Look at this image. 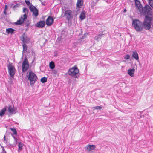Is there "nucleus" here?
Returning <instances> with one entry per match:
<instances>
[{
	"label": "nucleus",
	"mask_w": 153,
	"mask_h": 153,
	"mask_svg": "<svg viewBox=\"0 0 153 153\" xmlns=\"http://www.w3.org/2000/svg\"><path fill=\"white\" fill-rule=\"evenodd\" d=\"M39 1L41 2V4L43 6H45L46 5V1H45L43 2L42 0H39Z\"/></svg>",
	"instance_id": "f704fd0d"
},
{
	"label": "nucleus",
	"mask_w": 153,
	"mask_h": 153,
	"mask_svg": "<svg viewBox=\"0 0 153 153\" xmlns=\"http://www.w3.org/2000/svg\"><path fill=\"white\" fill-rule=\"evenodd\" d=\"M29 8L31 12H33V15L37 17L39 14L38 10L31 4V5L29 7Z\"/></svg>",
	"instance_id": "6e6552de"
},
{
	"label": "nucleus",
	"mask_w": 153,
	"mask_h": 153,
	"mask_svg": "<svg viewBox=\"0 0 153 153\" xmlns=\"http://www.w3.org/2000/svg\"><path fill=\"white\" fill-rule=\"evenodd\" d=\"M7 5H5V8H4V10H6L7 9Z\"/></svg>",
	"instance_id": "8fccbe9b"
},
{
	"label": "nucleus",
	"mask_w": 153,
	"mask_h": 153,
	"mask_svg": "<svg viewBox=\"0 0 153 153\" xmlns=\"http://www.w3.org/2000/svg\"><path fill=\"white\" fill-rule=\"evenodd\" d=\"M61 39H57L56 41V43L57 44H58V43L60 44V43L62 42V41Z\"/></svg>",
	"instance_id": "72a5a7b5"
},
{
	"label": "nucleus",
	"mask_w": 153,
	"mask_h": 153,
	"mask_svg": "<svg viewBox=\"0 0 153 153\" xmlns=\"http://www.w3.org/2000/svg\"><path fill=\"white\" fill-rule=\"evenodd\" d=\"M22 45L23 47L22 53L23 54V53H24L25 52H27V49L28 47L27 45L25 44H23ZM23 55L22 56L21 58L22 60L23 59Z\"/></svg>",
	"instance_id": "412c9836"
},
{
	"label": "nucleus",
	"mask_w": 153,
	"mask_h": 153,
	"mask_svg": "<svg viewBox=\"0 0 153 153\" xmlns=\"http://www.w3.org/2000/svg\"><path fill=\"white\" fill-rule=\"evenodd\" d=\"M25 2L28 5H29L30 4V1L28 0H25Z\"/></svg>",
	"instance_id": "79ce46f5"
},
{
	"label": "nucleus",
	"mask_w": 153,
	"mask_h": 153,
	"mask_svg": "<svg viewBox=\"0 0 153 153\" xmlns=\"http://www.w3.org/2000/svg\"><path fill=\"white\" fill-rule=\"evenodd\" d=\"M86 150L88 152H90L94 150H95L96 148L95 145H94L88 144L85 147Z\"/></svg>",
	"instance_id": "f8f14e48"
},
{
	"label": "nucleus",
	"mask_w": 153,
	"mask_h": 153,
	"mask_svg": "<svg viewBox=\"0 0 153 153\" xmlns=\"http://www.w3.org/2000/svg\"><path fill=\"white\" fill-rule=\"evenodd\" d=\"M45 24L44 21H40L36 24V26L38 27L42 28L45 26Z\"/></svg>",
	"instance_id": "ddd939ff"
},
{
	"label": "nucleus",
	"mask_w": 153,
	"mask_h": 153,
	"mask_svg": "<svg viewBox=\"0 0 153 153\" xmlns=\"http://www.w3.org/2000/svg\"><path fill=\"white\" fill-rule=\"evenodd\" d=\"M82 39H76L75 40V42L74 43V45L75 46H78V44L81 42Z\"/></svg>",
	"instance_id": "393cba45"
},
{
	"label": "nucleus",
	"mask_w": 153,
	"mask_h": 153,
	"mask_svg": "<svg viewBox=\"0 0 153 153\" xmlns=\"http://www.w3.org/2000/svg\"><path fill=\"white\" fill-rule=\"evenodd\" d=\"M15 124H17V125L19 124V123H17V122H15Z\"/></svg>",
	"instance_id": "5fc2aeb1"
},
{
	"label": "nucleus",
	"mask_w": 153,
	"mask_h": 153,
	"mask_svg": "<svg viewBox=\"0 0 153 153\" xmlns=\"http://www.w3.org/2000/svg\"><path fill=\"white\" fill-rule=\"evenodd\" d=\"M16 109L14 108H12L10 105L8 108V111L10 113L12 114L14 111H16Z\"/></svg>",
	"instance_id": "b1692460"
},
{
	"label": "nucleus",
	"mask_w": 153,
	"mask_h": 153,
	"mask_svg": "<svg viewBox=\"0 0 153 153\" xmlns=\"http://www.w3.org/2000/svg\"><path fill=\"white\" fill-rule=\"evenodd\" d=\"M9 145L10 146V147H12L13 146V145L10 144H9Z\"/></svg>",
	"instance_id": "864d4df0"
},
{
	"label": "nucleus",
	"mask_w": 153,
	"mask_h": 153,
	"mask_svg": "<svg viewBox=\"0 0 153 153\" xmlns=\"http://www.w3.org/2000/svg\"><path fill=\"white\" fill-rule=\"evenodd\" d=\"M13 4H12L11 5V6L12 7V6H13Z\"/></svg>",
	"instance_id": "052dcab7"
},
{
	"label": "nucleus",
	"mask_w": 153,
	"mask_h": 153,
	"mask_svg": "<svg viewBox=\"0 0 153 153\" xmlns=\"http://www.w3.org/2000/svg\"><path fill=\"white\" fill-rule=\"evenodd\" d=\"M23 17H23V19H24V20L25 21H26L25 19H27V15L26 14H24L23 15Z\"/></svg>",
	"instance_id": "a19ab883"
},
{
	"label": "nucleus",
	"mask_w": 153,
	"mask_h": 153,
	"mask_svg": "<svg viewBox=\"0 0 153 153\" xmlns=\"http://www.w3.org/2000/svg\"><path fill=\"white\" fill-rule=\"evenodd\" d=\"M135 66H136V68L137 67V66L136 64H135Z\"/></svg>",
	"instance_id": "4d7b16f0"
},
{
	"label": "nucleus",
	"mask_w": 153,
	"mask_h": 153,
	"mask_svg": "<svg viewBox=\"0 0 153 153\" xmlns=\"http://www.w3.org/2000/svg\"><path fill=\"white\" fill-rule=\"evenodd\" d=\"M7 110V106H5L0 111V116L3 117L5 114V112Z\"/></svg>",
	"instance_id": "a211bd4d"
},
{
	"label": "nucleus",
	"mask_w": 153,
	"mask_h": 153,
	"mask_svg": "<svg viewBox=\"0 0 153 153\" xmlns=\"http://www.w3.org/2000/svg\"><path fill=\"white\" fill-rule=\"evenodd\" d=\"M26 12H28V10L27 8L24 7L23 8V12L25 13Z\"/></svg>",
	"instance_id": "58836bf2"
},
{
	"label": "nucleus",
	"mask_w": 153,
	"mask_h": 153,
	"mask_svg": "<svg viewBox=\"0 0 153 153\" xmlns=\"http://www.w3.org/2000/svg\"><path fill=\"white\" fill-rule=\"evenodd\" d=\"M152 18L146 16L144 18V21L143 22V28L147 30H149L151 27Z\"/></svg>",
	"instance_id": "39448f33"
},
{
	"label": "nucleus",
	"mask_w": 153,
	"mask_h": 153,
	"mask_svg": "<svg viewBox=\"0 0 153 153\" xmlns=\"http://www.w3.org/2000/svg\"><path fill=\"white\" fill-rule=\"evenodd\" d=\"M68 73L71 76L74 78H78L80 75L79 70L76 66L70 68L68 70Z\"/></svg>",
	"instance_id": "7ed1b4c3"
},
{
	"label": "nucleus",
	"mask_w": 153,
	"mask_h": 153,
	"mask_svg": "<svg viewBox=\"0 0 153 153\" xmlns=\"http://www.w3.org/2000/svg\"><path fill=\"white\" fill-rule=\"evenodd\" d=\"M4 14L5 15H6V14H7V12H6V10H4Z\"/></svg>",
	"instance_id": "3c124183"
},
{
	"label": "nucleus",
	"mask_w": 153,
	"mask_h": 153,
	"mask_svg": "<svg viewBox=\"0 0 153 153\" xmlns=\"http://www.w3.org/2000/svg\"><path fill=\"white\" fill-rule=\"evenodd\" d=\"M21 62H19V63H21Z\"/></svg>",
	"instance_id": "680f3d73"
},
{
	"label": "nucleus",
	"mask_w": 153,
	"mask_h": 153,
	"mask_svg": "<svg viewBox=\"0 0 153 153\" xmlns=\"http://www.w3.org/2000/svg\"><path fill=\"white\" fill-rule=\"evenodd\" d=\"M9 129H10L12 133L11 132H8V133H12L13 134V136H18V133L17 132V130L16 129L13 128H9Z\"/></svg>",
	"instance_id": "aec40b11"
},
{
	"label": "nucleus",
	"mask_w": 153,
	"mask_h": 153,
	"mask_svg": "<svg viewBox=\"0 0 153 153\" xmlns=\"http://www.w3.org/2000/svg\"><path fill=\"white\" fill-rule=\"evenodd\" d=\"M52 74H56L58 73L57 71L55 69L53 70L52 71Z\"/></svg>",
	"instance_id": "e433bc0d"
},
{
	"label": "nucleus",
	"mask_w": 153,
	"mask_h": 153,
	"mask_svg": "<svg viewBox=\"0 0 153 153\" xmlns=\"http://www.w3.org/2000/svg\"><path fill=\"white\" fill-rule=\"evenodd\" d=\"M30 68L29 63L28 61L26 55L23 61L22 66V70L23 73L26 72Z\"/></svg>",
	"instance_id": "423d86ee"
},
{
	"label": "nucleus",
	"mask_w": 153,
	"mask_h": 153,
	"mask_svg": "<svg viewBox=\"0 0 153 153\" xmlns=\"http://www.w3.org/2000/svg\"><path fill=\"white\" fill-rule=\"evenodd\" d=\"M65 15L66 16V19L68 21L71 20L73 18L72 12L71 10H65Z\"/></svg>",
	"instance_id": "1a4fd4ad"
},
{
	"label": "nucleus",
	"mask_w": 153,
	"mask_h": 153,
	"mask_svg": "<svg viewBox=\"0 0 153 153\" xmlns=\"http://www.w3.org/2000/svg\"><path fill=\"white\" fill-rule=\"evenodd\" d=\"M22 39L27 38V34L25 33H23L21 35V38Z\"/></svg>",
	"instance_id": "473e14b6"
},
{
	"label": "nucleus",
	"mask_w": 153,
	"mask_h": 153,
	"mask_svg": "<svg viewBox=\"0 0 153 153\" xmlns=\"http://www.w3.org/2000/svg\"><path fill=\"white\" fill-rule=\"evenodd\" d=\"M85 14L86 13L83 10L82 11L81 13L79 16V18H80L81 20H83L85 18Z\"/></svg>",
	"instance_id": "6ab92c4d"
},
{
	"label": "nucleus",
	"mask_w": 153,
	"mask_h": 153,
	"mask_svg": "<svg viewBox=\"0 0 153 153\" xmlns=\"http://www.w3.org/2000/svg\"><path fill=\"white\" fill-rule=\"evenodd\" d=\"M31 54L32 56H34L35 55V53L33 51H32Z\"/></svg>",
	"instance_id": "49530a36"
},
{
	"label": "nucleus",
	"mask_w": 153,
	"mask_h": 153,
	"mask_svg": "<svg viewBox=\"0 0 153 153\" xmlns=\"http://www.w3.org/2000/svg\"><path fill=\"white\" fill-rule=\"evenodd\" d=\"M132 26L137 31L140 32L143 29V22L138 19H134L132 23Z\"/></svg>",
	"instance_id": "20e7f679"
},
{
	"label": "nucleus",
	"mask_w": 153,
	"mask_h": 153,
	"mask_svg": "<svg viewBox=\"0 0 153 153\" xmlns=\"http://www.w3.org/2000/svg\"><path fill=\"white\" fill-rule=\"evenodd\" d=\"M12 63H9L7 65V67L9 75L12 78H13L15 74L16 69L14 66L12 65Z\"/></svg>",
	"instance_id": "0eeeda50"
},
{
	"label": "nucleus",
	"mask_w": 153,
	"mask_h": 153,
	"mask_svg": "<svg viewBox=\"0 0 153 153\" xmlns=\"http://www.w3.org/2000/svg\"><path fill=\"white\" fill-rule=\"evenodd\" d=\"M26 78L30 81V84L32 86L38 79L36 75L30 69L26 73Z\"/></svg>",
	"instance_id": "f03ea898"
},
{
	"label": "nucleus",
	"mask_w": 153,
	"mask_h": 153,
	"mask_svg": "<svg viewBox=\"0 0 153 153\" xmlns=\"http://www.w3.org/2000/svg\"><path fill=\"white\" fill-rule=\"evenodd\" d=\"M47 78L45 77H42L40 80L41 82L42 83H45L47 82Z\"/></svg>",
	"instance_id": "cd10ccee"
},
{
	"label": "nucleus",
	"mask_w": 153,
	"mask_h": 153,
	"mask_svg": "<svg viewBox=\"0 0 153 153\" xmlns=\"http://www.w3.org/2000/svg\"><path fill=\"white\" fill-rule=\"evenodd\" d=\"M143 112V111H142V112H140V114H141Z\"/></svg>",
	"instance_id": "bf43d9fd"
},
{
	"label": "nucleus",
	"mask_w": 153,
	"mask_h": 153,
	"mask_svg": "<svg viewBox=\"0 0 153 153\" xmlns=\"http://www.w3.org/2000/svg\"><path fill=\"white\" fill-rule=\"evenodd\" d=\"M7 141H6V143H7Z\"/></svg>",
	"instance_id": "e2e57ef3"
},
{
	"label": "nucleus",
	"mask_w": 153,
	"mask_h": 153,
	"mask_svg": "<svg viewBox=\"0 0 153 153\" xmlns=\"http://www.w3.org/2000/svg\"><path fill=\"white\" fill-rule=\"evenodd\" d=\"M55 64L54 62L53 61H51L50 62L49 64V67L50 69L53 70L55 68Z\"/></svg>",
	"instance_id": "a878e982"
},
{
	"label": "nucleus",
	"mask_w": 153,
	"mask_h": 153,
	"mask_svg": "<svg viewBox=\"0 0 153 153\" xmlns=\"http://www.w3.org/2000/svg\"><path fill=\"white\" fill-rule=\"evenodd\" d=\"M47 41V40L46 39L45 41V42H44V44H45Z\"/></svg>",
	"instance_id": "6e6d98bb"
},
{
	"label": "nucleus",
	"mask_w": 153,
	"mask_h": 153,
	"mask_svg": "<svg viewBox=\"0 0 153 153\" xmlns=\"http://www.w3.org/2000/svg\"><path fill=\"white\" fill-rule=\"evenodd\" d=\"M18 143V152H20L23 148V146L24 145V144L21 142H19Z\"/></svg>",
	"instance_id": "5701e85b"
},
{
	"label": "nucleus",
	"mask_w": 153,
	"mask_h": 153,
	"mask_svg": "<svg viewBox=\"0 0 153 153\" xmlns=\"http://www.w3.org/2000/svg\"><path fill=\"white\" fill-rule=\"evenodd\" d=\"M149 5L153 9V0H149Z\"/></svg>",
	"instance_id": "2f4dec72"
},
{
	"label": "nucleus",
	"mask_w": 153,
	"mask_h": 153,
	"mask_svg": "<svg viewBox=\"0 0 153 153\" xmlns=\"http://www.w3.org/2000/svg\"><path fill=\"white\" fill-rule=\"evenodd\" d=\"M7 134V133H6L5 134L4 136V141H6V135Z\"/></svg>",
	"instance_id": "a18cd8bd"
},
{
	"label": "nucleus",
	"mask_w": 153,
	"mask_h": 153,
	"mask_svg": "<svg viewBox=\"0 0 153 153\" xmlns=\"http://www.w3.org/2000/svg\"><path fill=\"white\" fill-rule=\"evenodd\" d=\"M15 31H16V30L12 28H8L6 29V32L8 34L10 33L13 34L14 33Z\"/></svg>",
	"instance_id": "4be33fe9"
},
{
	"label": "nucleus",
	"mask_w": 153,
	"mask_h": 153,
	"mask_svg": "<svg viewBox=\"0 0 153 153\" xmlns=\"http://www.w3.org/2000/svg\"><path fill=\"white\" fill-rule=\"evenodd\" d=\"M135 6L138 9L139 11H140V10L143 8L142 5L139 0H135Z\"/></svg>",
	"instance_id": "f3484780"
},
{
	"label": "nucleus",
	"mask_w": 153,
	"mask_h": 153,
	"mask_svg": "<svg viewBox=\"0 0 153 153\" xmlns=\"http://www.w3.org/2000/svg\"><path fill=\"white\" fill-rule=\"evenodd\" d=\"M96 40H97V41H98V39H95Z\"/></svg>",
	"instance_id": "13d9d810"
},
{
	"label": "nucleus",
	"mask_w": 153,
	"mask_h": 153,
	"mask_svg": "<svg viewBox=\"0 0 153 153\" xmlns=\"http://www.w3.org/2000/svg\"><path fill=\"white\" fill-rule=\"evenodd\" d=\"M134 0V1H135V0Z\"/></svg>",
	"instance_id": "0e129e2a"
},
{
	"label": "nucleus",
	"mask_w": 153,
	"mask_h": 153,
	"mask_svg": "<svg viewBox=\"0 0 153 153\" xmlns=\"http://www.w3.org/2000/svg\"><path fill=\"white\" fill-rule=\"evenodd\" d=\"M102 108V106H96L92 107V109H93V110H94L96 109L100 110Z\"/></svg>",
	"instance_id": "c85d7f7f"
},
{
	"label": "nucleus",
	"mask_w": 153,
	"mask_h": 153,
	"mask_svg": "<svg viewBox=\"0 0 153 153\" xmlns=\"http://www.w3.org/2000/svg\"><path fill=\"white\" fill-rule=\"evenodd\" d=\"M19 4H17L13 6V8L14 10H15L16 7H19Z\"/></svg>",
	"instance_id": "c9c22d12"
},
{
	"label": "nucleus",
	"mask_w": 153,
	"mask_h": 153,
	"mask_svg": "<svg viewBox=\"0 0 153 153\" xmlns=\"http://www.w3.org/2000/svg\"><path fill=\"white\" fill-rule=\"evenodd\" d=\"M144 117V115H141L140 116V118H143Z\"/></svg>",
	"instance_id": "09e8293b"
},
{
	"label": "nucleus",
	"mask_w": 153,
	"mask_h": 153,
	"mask_svg": "<svg viewBox=\"0 0 153 153\" xmlns=\"http://www.w3.org/2000/svg\"><path fill=\"white\" fill-rule=\"evenodd\" d=\"M139 12L143 14L146 17V16H148L151 18H153L152 10L150 6L146 5L143 7L140 10Z\"/></svg>",
	"instance_id": "f257e3e1"
},
{
	"label": "nucleus",
	"mask_w": 153,
	"mask_h": 153,
	"mask_svg": "<svg viewBox=\"0 0 153 153\" xmlns=\"http://www.w3.org/2000/svg\"><path fill=\"white\" fill-rule=\"evenodd\" d=\"M133 57H132V56L131 57L130 56V59H130V61H131L132 59H133Z\"/></svg>",
	"instance_id": "de8ad7c7"
},
{
	"label": "nucleus",
	"mask_w": 153,
	"mask_h": 153,
	"mask_svg": "<svg viewBox=\"0 0 153 153\" xmlns=\"http://www.w3.org/2000/svg\"><path fill=\"white\" fill-rule=\"evenodd\" d=\"M1 148L2 149V152L3 153H7L6 151L5 150L4 147L1 146Z\"/></svg>",
	"instance_id": "ea45409f"
},
{
	"label": "nucleus",
	"mask_w": 153,
	"mask_h": 153,
	"mask_svg": "<svg viewBox=\"0 0 153 153\" xmlns=\"http://www.w3.org/2000/svg\"><path fill=\"white\" fill-rule=\"evenodd\" d=\"M88 35V34L87 33H85L84 34L81 38H85L86 37H87L86 36Z\"/></svg>",
	"instance_id": "37998d69"
},
{
	"label": "nucleus",
	"mask_w": 153,
	"mask_h": 153,
	"mask_svg": "<svg viewBox=\"0 0 153 153\" xmlns=\"http://www.w3.org/2000/svg\"><path fill=\"white\" fill-rule=\"evenodd\" d=\"M130 59V56L129 54H126L124 56V59L125 60L129 59Z\"/></svg>",
	"instance_id": "c756f323"
},
{
	"label": "nucleus",
	"mask_w": 153,
	"mask_h": 153,
	"mask_svg": "<svg viewBox=\"0 0 153 153\" xmlns=\"http://www.w3.org/2000/svg\"><path fill=\"white\" fill-rule=\"evenodd\" d=\"M83 4V0H77L76 4L77 7L78 8L77 11L79 10V8Z\"/></svg>",
	"instance_id": "2eb2a0df"
},
{
	"label": "nucleus",
	"mask_w": 153,
	"mask_h": 153,
	"mask_svg": "<svg viewBox=\"0 0 153 153\" xmlns=\"http://www.w3.org/2000/svg\"><path fill=\"white\" fill-rule=\"evenodd\" d=\"M126 11V9H124L123 10V12L125 13Z\"/></svg>",
	"instance_id": "603ef678"
},
{
	"label": "nucleus",
	"mask_w": 153,
	"mask_h": 153,
	"mask_svg": "<svg viewBox=\"0 0 153 153\" xmlns=\"http://www.w3.org/2000/svg\"><path fill=\"white\" fill-rule=\"evenodd\" d=\"M11 135L12 136V137L14 139V142L16 144L18 143L17 137L15 136H13V134L12 133H11Z\"/></svg>",
	"instance_id": "7c9ffc66"
},
{
	"label": "nucleus",
	"mask_w": 153,
	"mask_h": 153,
	"mask_svg": "<svg viewBox=\"0 0 153 153\" xmlns=\"http://www.w3.org/2000/svg\"><path fill=\"white\" fill-rule=\"evenodd\" d=\"M135 71V69L134 68H130L128 70L127 74L131 77H133Z\"/></svg>",
	"instance_id": "dca6fc26"
},
{
	"label": "nucleus",
	"mask_w": 153,
	"mask_h": 153,
	"mask_svg": "<svg viewBox=\"0 0 153 153\" xmlns=\"http://www.w3.org/2000/svg\"><path fill=\"white\" fill-rule=\"evenodd\" d=\"M54 19L52 16H49L48 17L46 21V24L48 26H51L52 25L54 22Z\"/></svg>",
	"instance_id": "9b49d317"
},
{
	"label": "nucleus",
	"mask_w": 153,
	"mask_h": 153,
	"mask_svg": "<svg viewBox=\"0 0 153 153\" xmlns=\"http://www.w3.org/2000/svg\"><path fill=\"white\" fill-rule=\"evenodd\" d=\"M23 44L28 43L30 42V39H21Z\"/></svg>",
	"instance_id": "bb28decb"
},
{
	"label": "nucleus",
	"mask_w": 153,
	"mask_h": 153,
	"mask_svg": "<svg viewBox=\"0 0 153 153\" xmlns=\"http://www.w3.org/2000/svg\"><path fill=\"white\" fill-rule=\"evenodd\" d=\"M58 51H55L54 52V56L55 57H57L58 56Z\"/></svg>",
	"instance_id": "4c0bfd02"
},
{
	"label": "nucleus",
	"mask_w": 153,
	"mask_h": 153,
	"mask_svg": "<svg viewBox=\"0 0 153 153\" xmlns=\"http://www.w3.org/2000/svg\"><path fill=\"white\" fill-rule=\"evenodd\" d=\"M104 35L103 34H102V33H100L98 35V36H99V37H104V36H104Z\"/></svg>",
	"instance_id": "c03bdc74"
},
{
	"label": "nucleus",
	"mask_w": 153,
	"mask_h": 153,
	"mask_svg": "<svg viewBox=\"0 0 153 153\" xmlns=\"http://www.w3.org/2000/svg\"><path fill=\"white\" fill-rule=\"evenodd\" d=\"M132 57L139 62V55L137 51H132Z\"/></svg>",
	"instance_id": "4468645a"
},
{
	"label": "nucleus",
	"mask_w": 153,
	"mask_h": 153,
	"mask_svg": "<svg viewBox=\"0 0 153 153\" xmlns=\"http://www.w3.org/2000/svg\"><path fill=\"white\" fill-rule=\"evenodd\" d=\"M24 22L26 26H28L29 25V23L26 22V21H25L23 19V17H21L17 22H15V24L17 25H20L23 23Z\"/></svg>",
	"instance_id": "9d476101"
}]
</instances>
